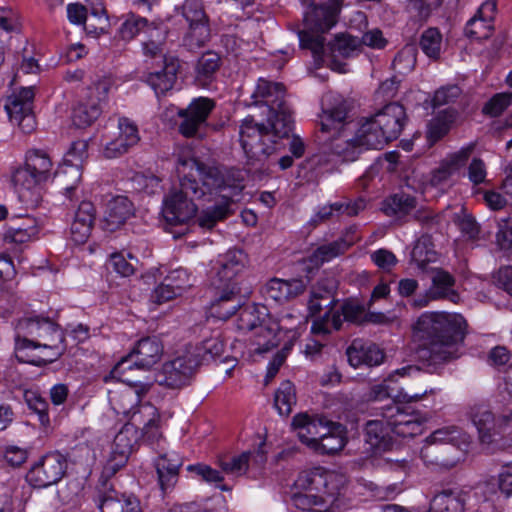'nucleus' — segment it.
Here are the masks:
<instances>
[{
  "instance_id": "nucleus-8",
  "label": "nucleus",
  "mask_w": 512,
  "mask_h": 512,
  "mask_svg": "<svg viewBox=\"0 0 512 512\" xmlns=\"http://www.w3.org/2000/svg\"><path fill=\"white\" fill-rule=\"evenodd\" d=\"M127 359H121L113 368L112 375L118 378L122 385L109 391V402L117 414L129 416L151 389V384L134 382L127 375Z\"/></svg>"
},
{
  "instance_id": "nucleus-18",
  "label": "nucleus",
  "mask_w": 512,
  "mask_h": 512,
  "mask_svg": "<svg viewBox=\"0 0 512 512\" xmlns=\"http://www.w3.org/2000/svg\"><path fill=\"white\" fill-rule=\"evenodd\" d=\"M67 460L59 452L44 455L27 473V481L36 488H44L60 481L65 475Z\"/></svg>"
},
{
  "instance_id": "nucleus-4",
  "label": "nucleus",
  "mask_w": 512,
  "mask_h": 512,
  "mask_svg": "<svg viewBox=\"0 0 512 512\" xmlns=\"http://www.w3.org/2000/svg\"><path fill=\"white\" fill-rule=\"evenodd\" d=\"M293 120L268 117L266 123L250 115L240 125V143L250 160L262 162L279 149V140L289 137Z\"/></svg>"
},
{
  "instance_id": "nucleus-42",
  "label": "nucleus",
  "mask_w": 512,
  "mask_h": 512,
  "mask_svg": "<svg viewBox=\"0 0 512 512\" xmlns=\"http://www.w3.org/2000/svg\"><path fill=\"white\" fill-rule=\"evenodd\" d=\"M437 253L434 249L432 237L428 234L422 235L415 243L411 252V261L422 272H429V264L435 262Z\"/></svg>"
},
{
  "instance_id": "nucleus-13",
  "label": "nucleus",
  "mask_w": 512,
  "mask_h": 512,
  "mask_svg": "<svg viewBox=\"0 0 512 512\" xmlns=\"http://www.w3.org/2000/svg\"><path fill=\"white\" fill-rule=\"evenodd\" d=\"M181 14L188 23V30L183 38L184 45L190 50L203 47L210 39V26L202 1L185 0Z\"/></svg>"
},
{
  "instance_id": "nucleus-37",
  "label": "nucleus",
  "mask_w": 512,
  "mask_h": 512,
  "mask_svg": "<svg viewBox=\"0 0 512 512\" xmlns=\"http://www.w3.org/2000/svg\"><path fill=\"white\" fill-rule=\"evenodd\" d=\"M137 436L132 426L125 425L114 437L110 462L113 467L123 466L128 460L133 447L136 443Z\"/></svg>"
},
{
  "instance_id": "nucleus-57",
  "label": "nucleus",
  "mask_w": 512,
  "mask_h": 512,
  "mask_svg": "<svg viewBox=\"0 0 512 512\" xmlns=\"http://www.w3.org/2000/svg\"><path fill=\"white\" fill-rule=\"evenodd\" d=\"M512 102V92L495 94L483 107L482 112L491 117L500 116Z\"/></svg>"
},
{
  "instance_id": "nucleus-53",
  "label": "nucleus",
  "mask_w": 512,
  "mask_h": 512,
  "mask_svg": "<svg viewBox=\"0 0 512 512\" xmlns=\"http://www.w3.org/2000/svg\"><path fill=\"white\" fill-rule=\"evenodd\" d=\"M416 64V49L413 45H406L395 56L392 67L398 74H407Z\"/></svg>"
},
{
  "instance_id": "nucleus-3",
  "label": "nucleus",
  "mask_w": 512,
  "mask_h": 512,
  "mask_svg": "<svg viewBox=\"0 0 512 512\" xmlns=\"http://www.w3.org/2000/svg\"><path fill=\"white\" fill-rule=\"evenodd\" d=\"M16 358L36 366L56 360L65 351L64 335L49 319L24 318L16 324Z\"/></svg>"
},
{
  "instance_id": "nucleus-23",
  "label": "nucleus",
  "mask_w": 512,
  "mask_h": 512,
  "mask_svg": "<svg viewBox=\"0 0 512 512\" xmlns=\"http://www.w3.org/2000/svg\"><path fill=\"white\" fill-rule=\"evenodd\" d=\"M163 355V345L156 337H146L139 340L133 350L123 359H127V372L137 368L149 370Z\"/></svg>"
},
{
  "instance_id": "nucleus-33",
  "label": "nucleus",
  "mask_w": 512,
  "mask_h": 512,
  "mask_svg": "<svg viewBox=\"0 0 512 512\" xmlns=\"http://www.w3.org/2000/svg\"><path fill=\"white\" fill-rule=\"evenodd\" d=\"M347 357L350 365L357 368L361 365H379L384 354L375 344H364L359 340H354L347 349Z\"/></svg>"
},
{
  "instance_id": "nucleus-60",
  "label": "nucleus",
  "mask_w": 512,
  "mask_h": 512,
  "mask_svg": "<svg viewBox=\"0 0 512 512\" xmlns=\"http://www.w3.org/2000/svg\"><path fill=\"white\" fill-rule=\"evenodd\" d=\"M334 281L329 279H324L318 281L315 286L312 287L310 298H315L317 300H321L324 302L325 307H330L335 304V299L333 297L334 290Z\"/></svg>"
},
{
  "instance_id": "nucleus-21",
  "label": "nucleus",
  "mask_w": 512,
  "mask_h": 512,
  "mask_svg": "<svg viewBox=\"0 0 512 512\" xmlns=\"http://www.w3.org/2000/svg\"><path fill=\"white\" fill-rule=\"evenodd\" d=\"M467 416L477 428L482 442H488L491 432L502 428L512 420V414L495 418L490 407L485 403H475L468 408Z\"/></svg>"
},
{
  "instance_id": "nucleus-61",
  "label": "nucleus",
  "mask_w": 512,
  "mask_h": 512,
  "mask_svg": "<svg viewBox=\"0 0 512 512\" xmlns=\"http://www.w3.org/2000/svg\"><path fill=\"white\" fill-rule=\"evenodd\" d=\"M461 95V89L457 85H447L435 91L432 99L434 107H440L454 103Z\"/></svg>"
},
{
  "instance_id": "nucleus-20",
  "label": "nucleus",
  "mask_w": 512,
  "mask_h": 512,
  "mask_svg": "<svg viewBox=\"0 0 512 512\" xmlns=\"http://www.w3.org/2000/svg\"><path fill=\"white\" fill-rule=\"evenodd\" d=\"M328 425H334V423L322 416L310 415L307 412L296 414L291 423L292 429L299 440L312 450L318 443L320 436H323L324 431L328 430Z\"/></svg>"
},
{
  "instance_id": "nucleus-45",
  "label": "nucleus",
  "mask_w": 512,
  "mask_h": 512,
  "mask_svg": "<svg viewBox=\"0 0 512 512\" xmlns=\"http://www.w3.org/2000/svg\"><path fill=\"white\" fill-rule=\"evenodd\" d=\"M463 497L452 490H444L435 495L430 503V512H463Z\"/></svg>"
},
{
  "instance_id": "nucleus-46",
  "label": "nucleus",
  "mask_w": 512,
  "mask_h": 512,
  "mask_svg": "<svg viewBox=\"0 0 512 512\" xmlns=\"http://www.w3.org/2000/svg\"><path fill=\"white\" fill-rule=\"evenodd\" d=\"M326 497L311 492L297 490L292 495L293 505L304 512H329Z\"/></svg>"
},
{
  "instance_id": "nucleus-14",
  "label": "nucleus",
  "mask_w": 512,
  "mask_h": 512,
  "mask_svg": "<svg viewBox=\"0 0 512 512\" xmlns=\"http://www.w3.org/2000/svg\"><path fill=\"white\" fill-rule=\"evenodd\" d=\"M324 141L322 152L314 155L311 159L313 164L319 167L334 165L338 162V159H341V161H355L362 152L355 135L349 137L347 132L326 137Z\"/></svg>"
},
{
  "instance_id": "nucleus-7",
  "label": "nucleus",
  "mask_w": 512,
  "mask_h": 512,
  "mask_svg": "<svg viewBox=\"0 0 512 512\" xmlns=\"http://www.w3.org/2000/svg\"><path fill=\"white\" fill-rule=\"evenodd\" d=\"M343 0H329L307 7L304 12V29L299 32L301 44L319 56L324 52V33L338 21Z\"/></svg>"
},
{
  "instance_id": "nucleus-64",
  "label": "nucleus",
  "mask_w": 512,
  "mask_h": 512,
  "mask_svg": "<svg viewBox=\"0 0 512 512\" xmlns=\"http://www.w3.org/2000/svg\"><path fill=\"white\" fill-rule=\"evenodd\" d=\"M370 257L372 262L384 272H390L398 262L394 253L384 248L374 251Z\"/></svg>"
},
{
  "instance_id": "nucleus-10",
  "label": "nucleus",
  "mask_w": 512,
  "mask_h": 512,
  "mask_svg": "<svg viewBox=\"0 0 512 512\" xmlns=\"http://www.w3.org/2000/svg\"><path fill=\"white\" fill-rule=\"evenodd\" d=\"M113 81L108 76H99L88 87L85 98L73 109L72 122L78 128L90 126L102 113Z\"/></svg>"
},
{
  "instance_id": "nucleus-6",
  "label": "nucleus",
  "mask_w": 512,
  "mask_h": 512,
  "mask_svg": "<svg viewBox=\"0 0 512 512\" xmlns=\"http://www.w3.org/2000/svg\"><path fill=\"white\" fill-rule=\"evenodd\" d=\"M466 435L456 426L442 427L432 432L420 451L424 464L433 470H449L461 460L460 442Z\"/></svg>"
},
{
  "instance_id": "nucleus-59",
  "label": "nucleus",
  "mask_w": 512,
  "mask_h": 512,
  "mask_svg": "<svg viewBox=\"0 0 512 512\" xmlns=\"http://www.w3.org/2000/svg\"><path fill=\"white\" fill-rule=\"evenodd\" d=\"M229 214L228 204L217 205L212 209L204 211L198 218L199 225L211 229L218 221L224 220Z\"/></svg>"
},
{
  "instance_id": "nucleus-63",
  "label": "nucleus",
  "mask_w": 512,
  "mask_h": 512,
  "mask_svg": "<svg viewBox=\"0 0 512 512\" xmlns=\"http://www.w3.org/2000/svg\"><path fill=\"white\" fill-rule=\"evenodd\" d=\"M496 233V244L500 250H512V219L505 218L499 222Z\"/></svg>"
},
{
  "instance_id": "nucleus-39",
  "label": "nucleus",
  "mask_w": 512,
  "mask_h": 512,
  "mask_svg": "<svg viewBox=\"0 0 512 512\" xmlns=\"http://www.w3.org/2000/svg\"><path fill=\"white\" fill-rule=\"evenodd\" d=\"M366 442L375 450V452L387 451L392 448V432L382 419L368 421L365 427Z\"/></svg>"
},
{
  "instance_id": "nucleus-52",
  "label": "nucleus",
  "mask_w": 512,
  "mask_h": 512,
  "mask_svg": "<svg viewBox=\"0 0 512 512\" xmlns=\"http://www.w3.org/2000/svg\"><path fill=\"white\" fill-rule=\"evenodd\" d=\"M442 35L436 28H429L423 32L420 38L422 51L432 59L440 56Z\"/></svg>"
},
{
  "instance_id": "nucleus-43",
  "label": "nucleus",
  "mask_w": 512,
  "mask_h": 512,
  "mask_svg": "<svg viewBox=\"0 0 512 512\" xmlns=\"http://www.w3.org/2000/svg\"><path fill=\"white\" fill-rule=\"evenodd\" d=\"M356 236H346L339 238L333 242L319 246L312 254L311 258L317 264L328 262L333 258L342 255L347 251L356 241Z\"/></svg>"
},
{
  "instance_id": "nucleus-1",
  "label": "nucleus",
  "mask_w": 512,
  "mask_h": 512,
  "mask_svg": "<svg viewBox=\"0 0 512 512\" xmlns=\"http://www.w3.org/2000/svg\"><path fill=\"white\" fill-rule=\"evenodd\" d=\"M177 172L181 176L179 186L173 187L163 201V216L171 225L185 224L195 217L198 208L194 200H209L214 192L227 186L233 190L231 196L239 194L244 188L242 180L229 185L217 168L195 158H179Z\"/></svg>"
},
{
  "instance_id": "nucleus-56",
  "label": "nucleus",
  "mask_w": 512,
  "mask_h": 512,
  "mask_svg": "<svg viewBox=\"0 0 512 512\" xmlns=\"http://www.w3.org/2000/svg\"><path fill=\"white\" fill-rule=\"evenodd\" d=\"M25 401L28 407L38 415V420L42 426L46 427L50 423L48 415V403L38 393L27 391L25 393Z\"/></svg>"
},
{
  "instance_id": "nucleus-58",
  "label": "nucleus",
  "mask_w": 512,
  "mask_h": 512,
  "mask_svg": "<svg viewBox=\"0 0 512 512\" xmlns=\"http://www.w3.org/2000/svg\"><path fill=\"white\" fill-rule=\"evenodd\" d=\"M493 30L492 23L479 18L478 16H473L466 24V34L469 37L475 39H487L490 37Z\"/></svg>"
},
{
  "instance_id": "nucleus-38",
  "label": "nucleus",
  "mask_w": 512,
  "mask_h": 512,
  "mask_svg": "<svg viewBox=\"0 0 512 512\" xmlns=\"http://www.w3.org/2000/svg\"><path fill=\"white\" fill-rule=\"evenodd\" d=\"M431 281L430 289L431 298L434 299H448L456 303L459 299L458 293L453 289L455 285L454 277L447 271L441 268H431Z\"/></svg>"
},
{
  "instance_id": "nucleus-49",
  "label": "nucleus",
  "mask_w": 512,
  "mask_h": 512,
  "mask_svg": "<svg viewBox=\"0 0 512 512\" xmlns=\"http://www.w3.org/2000/svg\"><path fill=\"white\" fill-rule=\"evenodd\" d=\"M415 208V199L409 195L396 194L383 204V211L388 216H402Z\"/></svg>"
},
{
  "instance_id": "nucleus-28",
  "label": "nucleus",
  "mask_w": 512,
  "mask_h": 512,
  "mask_svg": "<svg viewBox=\"0 0 512 512\" xmlns=\"http://www.w3.org/2000/svg\"><path fill=\"white\" fill-rule=\"evenodd\" d=\"M305 289L306 284L301 279L283 280L274 278L264 286L263 294L266 299L283 304L301 295Z\"/></svg>"
},
{
  "instance_id": "nucleus-55",
  "label": "nucleus",
  "mask_w": 512,
  "mask_h": 512,
  "mask_svg": "<svg viewBox=\"0 0 512 512\" xmlns=\"http://www.w3.org/2000/svg\"><path fill=\"white\" fill-rule=\"evenodd\" d=\"M165 280L169 283L170 287H172L176 293L181 296L185 291L193 286L194 278L191 274L188 273L187 270L183 268H178L171 271L166 277Z\"/></svg>"
},
{
  "instance_id": "nucleus-62",
  "label": "nucleus",
  "mask_w": 512,
  "mask_h": 512,
  "mask_svg": "<svg viewBox=\"0 0 512 512\" xmlns=\"http://www.w3.org/2000/svg\"><path fill=\"white\" fill-rule=\"evenodd\" d=\"M147 25V20L140 17H130L119 28V35L123 40H131Z\"/></svg>"
},
{
  "instance_id": "nucleus-11",
  "label": "nucleus",
  "mask_w": 512,
  "mask_h": 512,
  "mask_svg": "<svg viewBox=\"0 0 512 512\" xmlns=\"http://www.w3.org/2000/svg\"><path fill=\"white\" fill-rule=\"evenodd\" d=\"M344 475L330 471L324 467H313L301 471L294 481L296 490L316 493L324 497L334 498L344 488Z\"/></svg>"
},
{
  "instance_id": "nucleus-47",
  "label": "nucleus",
  "mask_w": 512,
  "mask_h": 512,
  "mask_svg": "<svg viewBox=\"0 0 512 512\" xmlns=\"http://www.w3.org/2000/svg\"><path fill=\"white\" fill-rule=\"evenodd\" d=\"M296 404L295 387L290 381H284L275 392L274 405L281 415H289Z\"/></svg>"
},
{
  "instance_id": "nucleus-30",
  "label": "nucleus",
  "mask_w": 512,
  "mask_h": 512,
  "mask_svg": "<svg viewBox=\"0 0 512 512\" xmlns=\"http://www.w3.org/2000/svg\"><path fill=\"white\" fill-rule=\"evenodd\" d=\"M129 416L132 425L141 428L147 439L154 441L161 436L159 432L160 414L154 405L138 404Z\"/></svg>"
},
{
  "instance_id": "nucleus-22",
  "label": "nucleus",
  "mask_w": 512,
  "mask_h": 512,
  "mask_svg": "<svg viewBox=\"0 0 512 512\" xmlns=\"http://www.w3.org/2000/svg\"><path fill=\"white\" fill-rule=\"evenodd\" d=\"M475 147V143H470L458 151L448 154L440 161L439 166L431 171L430 184L434 187L446 184L467 163Z\"/></svg>"
},
{
  "instance_id": "nucleus-24",
  "label": "nucleus",
  "mask_w": 512,
  "mask_h": 512,
  "mask_svg": "<svg viewBox=\"0 0 512 512\" xmlns=\"http://www.w3.org/2000/svg\"><path fill=\"white\" fill-rule=\"evenodd\" d=\"M140 141L137 125L128 118L118 121V135L108 142L104 148V156L113 159L127 153L129 149Z\"/></svg>"
},
{
  "instance_id": "nucleus-25",
  "label": "nucleus",
  "mask_w": 512,
  "mask_h": 512,
  "mask_svg": "<svg viewBox=\"0 0 512 512\" xmlns=\"http://www.w3.org/2000/svg\"><path fill=\"white\" fill-rule=\"evenodd\" d=\"M350 123L348 106L344 100L333 107H323L319 115L320 132L327 137L348 132Z\"/></svg>"
},
{
  "instance_id": "nucleus-35",
  "label": "nucleus",
  "mask_w": 512,
  "mask_h": 512,
  "mask_svg": "<svg viewBox=\"0 0 512 512\" xmlns=\"http://www.w3.org/2000/svg\"><path fill=\"white\" fill-rule=\"evenodd\" d=\"M179 68L180 64L177 58H165L164 67L160 71L149 73L147 83L157 95L165 94L173 88Z\"/></svg>"
},
{
  "instance_id": "nucleus-2",
  "label": "nucleus",
  "mask_w": 512,
  "mask_h": 512,
  "mask_svg": "<svg viewBox=\"0 0 512 512\" xmlns=\"http://www.w3.org/2000/svg\"><path fill=\"white\" fill-rule=\"evenodd\" d=\"M466 333L467 322L458 313L424 312L412 326L418 358L429 366L460 358Z\"/></svg>"
},
{
  "instance_id": "nucleus-5",
  "label": "nucleus",
  "mask_w": 512,
  "mask_h": 512,
  "mask_svg": "<svg viewBox=\"0 0 512 512\" xmlns=\"http://www.w3.org/2000/svg\"><path fill=\"white\" fill-rule=\"evenodd\" d=\"M292 318L291 314H286L277 320L269 315L265 306L250 305L240 309L236 326L244 333L254 332V352L261 354L279 344L278 334L282 330L292 329L286 323Z\"/></svg>"
},
{
  "instance_id": "nucleus-48",
  "label": "nucleus",
  "mask_w": 512,
  "mask_h": 512,
  "mask_svg": "<svg viewBox=\"0 0 512 512\" xmlns=\"http://www.w3.org/2000/svg\"><path fill=\"white\" fill-rule=\"evenodd\" d=\"M187 351L200 359L201 365L220 356L224 351V343L218 336H214L204 340L200 346H196L193 350Z\"/></svg>"
},
{
  "instance_id": "nucleus-54",
  "label": "nucleus",
  "mask_w": 512,
  "mask_h": 512,
  "mask_svg": "<svg viewBox=\"0 0 512 512\" xmlns=\"http://www.w3.org/2000/svg\"><path fill=\"white\" fill-rule=\"evenodd\" d=\"M250 457V452H243L242 454L234 456L229 459H219V465L225 473L235 476H241L245 474L248 470Z\"/></svg>"
},
{
  "instance_id": "nucleus-17",
  "label": "nucleus",
  "mask_w": 512,
  "mask_h": 512,
  "mask_svg": "<svg viewBox=\"0 0 512 512\" xmlns=\"http://www.w3.org/2000/svg\"><path fill=\"white\" fill-rule=\"evenodd\" d=\"M215 103L207 97H199L187 106V108L179 109L177 115L181 121L178 125V131L186 138H201L203 129L207 124V119Z\"/></svg>"
},
{
  "instance_id": "nucleus-9",
  "label": "nucleus",
  "mask_w": 512,
  "mask_h": 512,
  "mask_svg": "<svg viewBox=\"0 0 512 512\" xmlns=\"http://www.w3.org/2000/svg\"><path fill=\"white\" fill-rule=\"evenodd\" d=\"M286 88L280 82L259 78L248 105L260 106L261 114L275 119L292 120V112L285 100Z\"/></svg>"
},
{
  "instance_id": "nucleus-50",
  "label": "nucleus",
  "mask_w": 512,
  "mask_h": 512,
  "mask_svg": "<svg viewBox=\"0 0 512 512\" xmlns=\"http://www.w3.org/2000/svg\"><path fill=\"white\" fill-rule=\"evenodd\" d=\"M336 424L334 423L333 426ZM331 425H328V430L324 431V435L320 436L318 443L314 446L313 451L320 454H335L342 450L346 445V439L342 435L334 434L331 432Z\"/></svg>"
},
{
  "instance_id": "nucleus-31",
  "label": "nucleus",
  "mask_w": 512,
  "mask_h": 512,
  "mask_svg": "<svg viewBox=\"0 0 512 512\" xmlns=\"http://www.w3.org/2000/svg\"><path fill=\"white\" fill-rule=\"evenodd\" d=\"M71 160H64V163L55 172V182L65 196L70 200H78V186L82 178V169L78 163H69Z\"/></svg>"
},
{
  "instance_id": "nucleus-34",
  "label": "nucleus",
  "mask_w": 512,
  "mask_h": 512,
  "mask_svg": "<svg viewBox=\"0 0 512 512\" xmlns=\"http://www.w3.org/2000/svg\"><path fill=\"white\" fill-rule=\"evenodd\" d=\"M362 151L364 149H382L391 140L387 137L381 126L376 124L373 116L365 119L355 133Z\"/></svg>"
},
{
  "instance_id": "nucleus-32",
  "label": "nucleus",
  "mask_w": 512,
  "mask_h": 512,
  "mask_svg": "<svg viewBox=\"0 0 512 512\" xmlns=\"http://www.w3.org/2000/svg\"><path fill=\"white\" fill-rule=\"evenodd\" d=\"M247 264V256L241 250H229L220 255L214 270L219 282H233L232 280L239 275Z\"/></svg>"
},
{
  "instance_id": "nucleus-51",
  "label": "nucleus",
  "mask_w": 512,
  "mask_h": 512,
  "mask_svg": "<svg viewBox=\"0 0 512 512\" xmlns=\"http://www.w3.org/2000/svg\"><path fill=\"white\" fill-rule=\"evenodd\" d=\"M360 39L351 35H339L330 45L332 57L348 58L360 48Z\"/></svg>"
},
{
  "instance_id": "nucleus-27",
  "label": "nucleus",
  "mask_w": 512,
  "mask_h": 512,
  "mask_svg": "<svg viewBox=\"0 0 512 512\" xmlns=\"http://www.w3.org/2000/svg\"><path fill=\"white\" fill-rule=\"evenodd\" d=\"M154 465L161 491L164 494L171 491L178 482L182 458L176 452L164 453L155 459Z\"/></svg>"
},
{
  "instance_id": "nucleus-15",
  "label": "nucleus",
  "mask_w": 512,
  "mask_h": 512,
  "mask_svg": "<svg viewBox=\"0 0 512 512\" xmlns=\"http://www.w3.org/2000/svg\"><path fill=\"white\" fill-rule=\"evenodd\" d=\"M381 409L386 425L395 436L413 438L423 433L425 418L419 412L405 411L395 402Z\"/></svg>"
},
{
  "instance_id": "nucleus-44",
  "label": "nucleus",
  "mask_w": 512,
  "mask_h": 512,
  "mask_svg": "<svg viewBox=\"0 0 512 512\" xmlns=\"http://www.w3.org/2000/svg\"><path fill=\"white\" fill-rule=\"evenodd\" d=\"M37 232L35 221L30 217L21 218V224L10 223L3 234V241L9 244L28 242Z\"/></svg>"
},
{
  "instance_id": "nucleus-16",
  "label": "nucleus",
  "mask_w": 512,
  "mask_h": 512,
  "mask_svg": "<svg viewBox=\"0 0 512 512\" xmlns=\"http://www.w3.org/2000/svg\"><path fill=\"white\" fill-rule=\"evenodd\" d=\"M200 365V359L193 353H186L173 360L165 362L156 374V382L169 389H179L187 385L195 369Z\"/></svg>"
},
{
  "instance_id": "nucleus-36",
  "label": "nucleus",
  "mask_w": 512,
  "mask_h": 512,
  "mask_svg": "<svg viewBox=\"0 0 512 512\" xmlns=\"http://www.w3.org/2000/svg\"><path fill=\"white\" fill-rule=\"evenodd\" d=\"M498 497V485L495 479L480 482L473 490V498L470 508L474 512H497L496 498Z\"/></svg>"
},
{
  "instance_id": "nucleus-26",
  "label": "nucleus",
  "mask_w": 512,
  "mask_h": 512,
  "mask_svg": "<svg viewBox=\"0 0 512 512\" xmlns=\"http://www.w3.org/2000/svg\"><path fill=\"white\" fill-rule=\"evenodd\" d=\"M373 117L391 141L400 136L407 120L405 108L396 102L385 105Z\"/></svg>"
},
{
  "instance_id": "nucleus-12",
  "label": "nucleus",
  "mask_w": 512,
  "mask_h": 512,
  "mask_svg": "<svg viewBox=\"0 0 512 512\" xmlns=\"http://www.w3.org/2000/svg\"><path fill=\"white\" fill-rule=\"evenodd\" d=\"M52 161L42 150H31L26 155L25 165L18 168L13 176L14 186L19 190H32L46 182L51 176Z\"/></svg>"
},
{
  "instance_id": "nucleus-19",
  "label": "nucleus",
  "mask_w": 512,
  "mask_h": 512,
  "mask_svg": "<svg viewBox=\"0 0 512 512\" xmlns=\"http://www.w3.org/2000/svg\"><path fill=\"white\" fill-rule=\"evenodd\" d=\"M34 96L32 87L22 88L9 96L5 103L10 121L18 125L26 134L33 132L36 128V119L32 110Z\"/></svg>"
},
{
  "instance_id": "nucleus-41",
  "label": "nucleus",
  "mask_w": 512,
  "mask_h": 512,
  "mask_svg": "<svg viewBox=\"0 0 512 512\" xmlns=\"http://www.w3.org/2000/svg\"><path fill=\"white\" fill-rule=\"evenodd\" d=\"M221 66L220 56L212 51H208L198 59L195 67V82L198 86L206 88L216 78V74Z\"/></svg>"
},
{
  "instance_id": "nucleus-29",
  "label": "nucleus",
  "mask_w": 512,
  "mask_h": 512,
  "mask_svg": "<svg viewBox=\"0 0 512 512\" xmlns=\"http://www.w3.org/2000/svg\"><path fill=\"white\" fill-rule=\"evenodd\" d=\"M96 219V210L92 202L82 201L75 212L70 226L71 239L76 244H84L91 235Z\"/></svg>"
},
{
  "instance_id": "nucleus-40",
  "label": "nucleus",
  "mask_w": 512,
  "mask_h": 512,
  "mask_svg": "<svg viewBox=\"0 0 512 512\" xmlns=\"http://www.w3.org/2000/svg\"><path fill=\"white\" fill-rule=\"evenodd\" d=\"M134 212L132 202L125 196L112 198L106 206L105 221L110 230L117 229L129 219Z\"/></svg>"
}]
</instances>
